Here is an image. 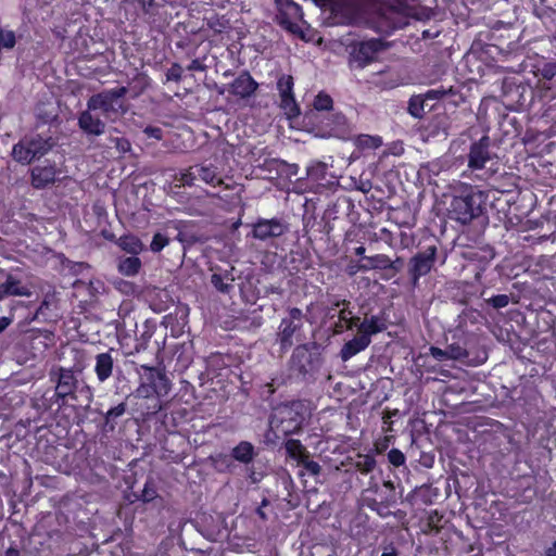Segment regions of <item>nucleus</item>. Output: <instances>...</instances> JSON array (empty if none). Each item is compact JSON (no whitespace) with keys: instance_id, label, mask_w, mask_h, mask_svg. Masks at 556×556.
<instances>
[{"instance_id":"30","label":"nucleus","mask_w":556,"mask_h":556,"mask_svg":"<svg viewBox=\"0 0 556 556\" xmlns=\"http://www.w3.org/2000/svg\"><path fill=\"white\" fill-rule=\"evenodd\" d=\"M370 342L371 339H368L365 336H361L359 333L353 339L346 341L340 351L342 361H349L359 352L364 351L370 344Z\"/></svg>"},{"instance_id":"57","label":"nucleus","mask_w":556,"mask_h":556,"mask_svg":"<svg viewBox=\"0 0 556 556\" xmlns=\"http://www.w3.org/2000/svg\"><path fill=\"white\" fill-rule=\"evenodd\" d=\"M448 352H450V357L452 359H463L468 355L467 351L460 346L451 345L448 349Z\"/></svg>"},{"instance_id":"26","label":"nucleus","mask_w":556,"mask_h":556,"mask_svg":"<svg viewBox=\"0 0 556 556\" xmlns=\"http://www.w3.org/2000/svg\"><path fill=\"white\" fill-rule=\"evenodd\" d=\"M211 283L214 289L222 293L229 295L235 290V276L233 267L225 269L222 267L212 268Z\"/></svg>"},{"instance_id":"10","label":"nucleus","mask_w":556,"mask_h":556,"mask_svg":"<svg viewBox=\"0 0 556 556\" xmlns=\"http://www.w3.org/2000/svg\"><path fill=\"white\" fill-rule=\"evenodd\" d=\"M54 144L52 137L43 138L40 135L24 137L13 146L12 156L17 163L28 165L45 156Z\"/></svg>"},{"instance_id":"32","label":"nucleus","mask_w":556,"mask_h":556,"mask_svg":"<svg viewBox=\"0 0 556 556\" xmlns=\"http://www.w3.org/2000/svg\"><path fill=\"white\" fill-rule=\"evenodd\" d=\"M364 264L359 266L363 271L368 270H390L393 263L387 254H375L371 256H364Z\"/></svg>"},{"instance_id":"11","label":"nucleus","mask_w":556,"mask_h":556,"mask_svg":"<svg viewBox=\"0 0 556 556\" xmlns=\"http://www.w3.org/2000/svg\"><path fill=\"white\" fill-rule=\"evenodd\" d=\"M387 48L388 45L380 38L352 40L348 46L349 65L352 68H365L377 60L378 53Z\"/></svg>"},{"instance_id":"51","label":"nucleus","mask_w":556,"mask_h":556,"mask_svg":"<svg viewBox=\"0 0 556 556\" xmlns=\"http://www.w3.org/2000/svg\"><path fill=\"white\" fill-rule=\"evenodd\" d=\"M157 496V491L154 483L151 480H148L141 491L139 500L144 503H149L153 501Z\"/></svg>"},{"instance_id":"19","label":"nucleus","mask_w":556,"mask_h":556,"mask_svg":"<svg viewBox=\"0 0 556 556\" xmlns=\"http://www.w3.org/2000/svg\"><path fill=\"white\" fill-rule=\"evenodd\" d=\"M256 456V451L254 445L249 441H240L236 446L231 448L230 454H217L214 458L216 467L225 466L229 468L231 466V460H236L238 463L249 465L253 462Z\"/></svg>"},{"instance_id":"12","label":"nucleus","mask_w":556,"mask_h":556,"mask_svg":"<svg viewBox=\"0 0 556 556\" xmlns=\"http://www.w3.org/2000/svg\"><path fill=\"white\" fill-rule=\"evenodd\" d=\"M305 314L299 307H289L287 315L281 318L276 334L280 352H288L298 340L304 326Z\"/></svg>"},{"instance_id":"24","label":"nucleus","mask_w":556,"mask_h":556,"mask_svg":"<svg viewBox=\"0 0 556 556\" xmlns=\"http://www.w3.org/2000/svg\"><path fill=\"white\" fill-rule=\"evenodd\" d=\"M92 111L88 108L81 111L78 115L77 124L84 134L99 137L105 132L106 125L99 116L93 115Z\"/></svg>"},{"instance_id":"64","label":"nucleus","mask_w":556,"mask_h":556,"mask_svg":"<svg viewBox=\"0 0 556 556\" xmlns=\"http://www.w3.org/2000/svg\"><path fill=\"white\" fill-rule=\"evenodd\" d=\"M12 323L10 317L2 316L0 317V333L3 332Z\"/></svg>"},{"instance_id":"37","label":"nucleus","mask_w":556,"mask_h":556,"mask_svg":"<svg viewBox=\"0 0 556 556\" xmlns=\"http://www.w3.org/2000/svg\"><path fill=\"white\" fill-rule=\"evenodd\" d=\"M285 448L288 457L294 459L296 463L309 454L306 447L298 439H288L285 443Z\"/></svg>"},{"instance_id":"59","label":"nucleus","mask_w":556,"mask_h":556,"mask_svg":"<svg viewBox=\"0 0 556 556\" xmlns=\"http://www.w3.org/2000/svg\"><path fill=\"white\" fill-rule=\"evenodd\" d=\"M206 68L207 66L199 59L192 60L187 66V70L191 72H205Z\"/></svg>"},{"instance_id":"48","label":"nucleus","mask_w":556,"mask_h":556,"mask_svg":"<svg viewBox=\"0 0 556 556\" xmlns=\"http://www.w3.org/2000/svg\"><path fill=\"white\" fill-rule=\"evenodd\" d=\"M175 180L179 182V186L191 187L198 180V175L193 172V166H190L188 169L176 175Z\"/></svg>"},{"instance_id":"46","label":"nucleus","mask_w":556,"mask_h":556,"mask_svg":"<svg viewBox=\"0 0 556 556\" xmlns=\"http://www.w3.org/2000/svg\"><path fill=\"white\" fill-rule=\"evenodd\" d=\"M313 106L316 111H331L333 108V100L328 93L320 91L315 97Z\"/></svg>"},{"instance_id":"35","label":"nucleus","mask_w":556,"mask_h":556,"mask_svg":"<svg viewBox=\"0 0 556 556\" xmlns=\"http://www.w3.org/2000/svg\"><path fill=\"white\" fill-rule=\"evenodd\" d=\"M193 172L195 173V175H198V179L213 187L222 182V179L217 174L216 167H214L213 165H194Z\"/></svg>"},{"instance_id":"31","label":"nucleus","mask_w":556,"mask_h":556,"mask_svg":"<svg viewBox=\"0 0 556 556\" xmlns=\"http://www.w3.org/2000/svg\"><path fill=\"white\" fill-rule=\"evenodd\" d=\"M114 359L110 352L100 353L96 356L94 372L100 382L106 381L113 372Z\"/></svg>"},{"instance_id":"9","label":"nucleus","mask_w":556,"mask_h":556,"mask_svg":"<svg viewBox=\"0 0 556 556\" xmlns=\"http://www.w3.org/2000/svg\"><path fill=\"white\" fill-rule=\"evenodd\" d=\"M362 505L375 511L381 518L391 516L392 507L396 505V495L391 482L374 485L362 494Z\"/></svg>"},{"instance_id":"34","label":"nucleus","mask_w":556,"mask_h":556,"mask_svg":"<svg viewBox=\"0 0 556 556\" xmlns=\"http://www.w3.org/2000/svg\"><path fill=\"white\" fill-rule=\"evenodd\" d=\"M485 289H483L479 298H482V302L480 303V308L483 311H488L489 308L500 309L506 307L510 302V296L508 294H496L490 298H485Z\"/></svg>"},{"instance_id":"42","label":"nucleus","mask_w":556,"mask_h":556,"mask_svg":"<svg viewBox=\"0 0 556 556\" xmlns=\"http://www.w3.org/2000/svg\"><path fill=\"white\" fill-rule=\"evenodd\" d=\"M327 172L328 167L325 163L314 162L307 167L306 175L311 181L320 184L323 180L326 179Z\"/></svg>"},{"instance_id":"23","label":"nucleus","mask_w":556,"mask_h":556,"mask_svg":"<svg viewBox=\"0 0 556 556\" xmlns=\"http://www.w3.org/2000/svg\"><path fill=\"white\" fill-rule=\"evenodd\" d=\"M56 307V298L54 293H46L34 313H29L25 320L30 324L33 321L49 323L56 318L54 308Z\"/></svg>"},{"instance_id":"16","label":"nucleus","mask_w":556,"mask_h":556,"mask_svg":"<svg viewBox=\"0 0 556 556\" xmlns=\"http://www.w3.org/2000/svg\"><path fill=\"white\" fill-rule=\"evenodd\" d=\"M279 96V108L289 119L301 115V109L294 96V78L288 74H281L276 83Z\"/></svg>"},{"instance_id":"44","label":"nucleus","mask_w":556,"mask_h":556,"mask_svg":"<svg viewBox=\"0 0 556 556\" xmlns=\"http://www.w3.org/2000/svg\"><path fill=\"white\" fill-rule=\"evenodd\" d=\"M126 409L127 404L125 402H122L110 408L104 416L105 425H110V429L113 430L116 424V419L122 417L126 413Z\"/></svg>"},{"instance_id":"53","label":"nucleus","mask_w":556,"mask_h":556,"mask_svg":"<svg viewBox=\"0 0 556 556\" xmlns=\"http://www.w3.org/2000/svg\"><path fill=\"white\" fill-rule=\"evenodd\" d=\"M182 78V67L178 63H174L166 72V79L173 81H180Z\"/></svg>"},{"instance_id":"21","label":"nucleus","mask_w":556,"mask_h":556,"mask_svg":"<svg viewBox=\"0 0 556 556\" xmlns=\"http://www.w3.org/2000/svg\"><path fill=\"white\" fill-rule=\"evenodd\" d=\"M451 118L446 112L435 113L429 117L420 127L425 140L446 139L450 135Z\"/></svg>"},{"instance_id":"5","label":"nucleus","mask_w":556,"mask_h":556,"mask_svg":"<svg viewBox=\"0 0 556 556\" xmlns=\"http://www.w3.org/2000/svg\"><path fill=\"white\" fill-rule=\"evenodd\" d=\"M457 192L451 201L450 217L462 224H468L482 214L486 195L476 186L466 184H460Z\"/></svg>"},{"instance_id":"63","label":"nucleus","mask_w":556,"mask_h":556,"mask_svg":"<svg viewBox=\"0 0 556 556\" xmlns=\"http://www.w3.org/2000/svg\"><path fill=\"white\" fill-rule=\"evenodd\" d=\"M151 334L148 332H144L142 334L143 342L136 345V352H140L141 350L146 349L147 342L150 340Z\"/></svg>"},{"instance_id":"58","label":"nucleus","mask_w":556,"mask_h":556,"mask_svg":"<svg viewBox=\"0 0 556 556\" xmlns=\"http://www.w3.org/2000/svg\"><path fill=\"white\" fill-rule=\"evenodd\" d=\"M52 337H53V333L46 329L45 330H40V329L31 330V332H30V338L33 340L42 338L45 341H51Z\"/></svg>"},{"instance_id":"14","label":"nucleus","mask_w":556,"mask_h":556,"mask_svg":"<svg viewBox=\"0 0 556 556\" xmlns=\"http://www.w3.org/2000/svg\"><path fill=\"white\" fill-rule=\"evenodd\" d=\"M437 255L438 245L431 243L422 247L409 258L407 273L413 287H417L420 278L427 276L434 268Z\"/></svg>"},{"instance_id":"43","label":"nucleus","mask_w":556,"mask_h":556,"mask_svg":"<svg viewBox=\"0 0 556 556\" xmlns=\"http://www.w3.org/2000/svg\"><path fill=\"white\" fill-rule=\"evenodd\" d=\"M119 245L124 251L131 253L132 255H137L138 253H140L142 251V243L135 236L122 237Z\"/></svg>"},{"instance_id":"7","label":"nucleus","mask_w":556,"mask_h":556,"mask_svg":"<svg viewBox=\"0 0 556 556\" xmlns=\"http://www.w3.org/2000/svg\"><path fill=\"white\" fill-rule=\"evenodd\" d=\"M323 364V353L316 342L298 345L289 361L290 370L303 380L315 378Z\"/></svg>"},{"instance_id":"8","label":"nucleus","mask_w":556,"mask_h":556,"mask_svg":"<svg viewBox=\"0 0 556 556\" xmlns=\"http://www.w3.org/2000/svg\"><path fill=\"white\" fill-rule=\"evenodd\" d=\"M128 89L125 86L112 89H105L101 92L92 94L87 100L89 110L101 111L106 119H116L118 116L125 115L129 108L124 102Z\"/></svg>"},{"instance_id":"28","label":"nucleus","mask_w":556,"mask_h":556,"mask_svg":"<svg viewBox=\"0 0 556 556\" xmlns=\"http://www.w3.org/2000/svg\"><path fill=\"white\" fill-rule=\"evenodd\" d=\"M125 3L131 7L148 23L155 22L159 15L161 4L156 0H125Z\"/></svg>"},{"instance_id":"56","label":"nucleus","mask_w":556,"mask_h":556,"mask_svg":"<svg viewBox=\"0 0 556 556\" xmlns=\"http://www.w3.org/2000/svg\"><path fill=\"white\" fill-rule=\"evenodd\" d=\"M143 131L149 138H153L155 140L163 139V130L160 127L147 126Z\"/></svg>"},{"instance_id":"22","label":"nucleus","mask_w":556,"mask_h":556,"mask_svg":"<svg viewBox=\"0 0 556 556\" xmlns=\"http://www.w3.org/2000/svg\"><path fill=\"white\" fill-rule=\"evenodd\" d=\"M257 89L258 83L247 70L240 72L228 87L229 93L240 99H248L254 96Z\"/></svg>"},{"instance_id":"60","label":"nucleus","mask_w":556,"mask_h":556,"mask_svg":"<svg viewBox=\"0 0 556 556\" xmlns=\"http://www.w3.org/2000/svg\"><path fill=\"white\" fill-rule=\"evenodd\" d=\"M380 238L381 240H383L389 247L393 248L394 247V237H393V233L387 229V228H381L380 229Z\"/></svg>"},{"instance_id":"27","label":"nucleus","mask_w":556,"mask_h":556,"mask_svg":"<svg viewBox=\"0 0 556 556\" xmlns=\"http://www.w3.org/2000/svg\"><path fill=\"white\" fill-rule=\"evenodd\" d=\"M67 404H61V399L55 394L54 390H46L41 396L35 397L33 406L40 414L43 415L46 413L55 414L63 406Z\"/></svg>"},{"instance_id":"15","label":"nucleus","mask_w":556,"mask_h":556,"mask_svg":"<svg viewBox=\"0 0 556 556\" xmlns=\"http://www.w3.org/2000/svg\"><path fill=\"white\" fill-rule=\"evenodd\" d=\"M458 91L453 86L448 88L440 86L438 88L429 89L424 93L413 94L409 98L407 111L415 118H422L427 111H432L434 104L430 101L441 100L447 96H454Z\"/></svg>"},{"instance_id":"13","label":"nucleus","mask_w":556,"mask_h":556,"mask_svg":"<svg viewBox=\"0 0 556 556\" xmlns=\"http://www.w3.org/2000/svg\"><path fill=\"white\" fill-rule=\"evenodd\" d=\"M544 80L538 83V94L535 102V111L541 117L551 124H556V86L553 85V73L548 70L544 71Z\"/></svg>"},{"instance_id":"40","label":"nucleus","mask_w":556,"mask_h":556,"mask_svg":"<svg viewBox=\"0 0 556 556\" xmlns=\"http://www.w3.org/2000/svg\"><path fill=\"white\" fill-rule=\"evenodd\" d=\"M400 539L393 536H384L380 542L378 549L381 551L380 556H400Z\"/></svg>"},{"instance_id":"29","label":"nucleus","mask_w":556,"mask_h":556,"mask_svg":"<svg viewBox=\"0 0 556 556\" xmlns=\"http://www.w3.org/2000/svg\"><path fill=\"white\" fill-rule=\"evenodd\" d=\"M29 288L12 275H8L4 282L0 283V301L8 296H30Z\"/></svg>"},{"instance_id":"41","label":"nucleus","mask_w":556,"mask_h":556,"mask_svg":"<svg viewBox=\"0 0 556 556\" xmlns=\"http://www.w3.org/2000/svg\"><path fill=\"white\" fill-rule=\"evenodd\" d=\"M334 305L338 307L340 305H343V308L340 309L338 317L341 323H344V326L346 329L351 330L353 327L357 326L359 318L354 317L352 315V311L349 309V305H350L349 301H346V300L337 301L334 303Z\"/></svg>"},{"instance_id":"52","label":"nucleus","mask_w":556,"mask_h":556,"mask_svg":"<svg viewBox=\"0 0 556 556\" xmlns=\"http://www.w3.org/2000/svg\"><path fill=\"white\" fill-rule=\"evenodd\" d=\"M388 460L394 467H400L405 464L406 457L399 448H392L388 453Z\"/></svg>"},{"instance_id":"2","label":"nucleus","mask_w":556,"mask_h":556,"mask_svg":"<svg viewBox=\"0 0 556 556\" xmlns=\"http://www.w3.org/2000/svg\"><path fill=\"white\" fill-rule=\"evenodd\" d=\"M50 381L55 383V394L61 404L73 407H88L93 399L92 389L78 380L72 368L58 367L51 370Z\"/></svg>"},{"instance_id":"17","label":"nucleus","mask_w":556,"mask_h":556,"mask_svg":"<svg viewBox=\"0 0 556 556\" xmlns=\"http://www.w3.org/2000/svg\"><path fill=\"white\" fill-rule=\"evenodd\" d=\"M278 24L294 35H302L299 21L303 17L302 8L293 0H276Z\"/></svg>"},{"instance_id":"6","label":"nucleus","mask_w":556,"mask_h":556,"mask_svg":"<svg viewBox=\"0 0 556 556\" xmlns=\"http://www.w3.org/2000/svg\"><path fill=\"white\" fill-rule=\"evenodd\" d=\"M538 85L532 87L521 76L505 77L502 83L504 104L514 111L535 109Z\"/></svg>"},{"instance_id":"33","label":"nucleus","mask_w":556,"mask_h":556,"mask_svg":"<svg viewBox=\"0 0 556 556\" xmlns=\"http://www.w3.org/2000/svg\"><path fill=\"white\" fill-rule=\"evenodd\" d=\"M151 79L146 73H137L128 84L129 98H139L150 87Z\"/></svg>"},{"instance_id":"47","label":"nucleus","mask_w":556,"mask_h":556,"mask_svg":"<svg viewBox=\"0 0 556 556\" xmlns=\"http://www.w3.org/2000/svg\"><path fill=\"white\" fill-rule=\"evenodd\" d=\"M176 239L184 245H193L194 243L201 241L199 235L190 231L186 227L179 229Z\"/></svg>"},{"instance_id":"62","label":"nucleus","mask_w":556,"mask_h":556,"mask_svg":"<svg viewBox=\"0 0 556 556\" xmlns=\"http://www.w3.org/2000/svg\"><path fill=\"white\" fill-rule=\"evenodd\" d=\"M224 356L219 353H216V354H212L210 357H208V363L210 365H219L220 363L224 364Z\"/></svg>"},{"instance_id":"50","label":"nucleus","mask_w":556,"mask_h":556,"mask_svg":"<svg viewBox=\"0 0 556 556\" xmlns=\"http://www.w3.org/2000/svg\"><path fill=\"white\" fill-rule=\"evenodd\" d=\"M169 243V239L166 235L162 232H155L153 235L152 241L150 243V250L153 253L161 252L167 244Z\"/></svg>"},{"instance_id":"55","label":"nucleus","mask_w":556,"mask_h":556,"mask_svg":"<svg viewBox=\"0 0 556 556\" xmlns=\"http://www.w3.org/2000/svg\"><path fill=\"white\" fill-rule=\"evenodd\" d=\"M430 353L431 355L440 361V362H443V361H446V359H450V352L448 350H442L440 348H437V346H431L430 348Z\"/></svg>"},{"instance_id":"39","label":"nucleus","mask_w":556,"mask_h":556,"mask_svg":"<svg viewBox=\"0 0 556 556\" xmlns=\"http://www.w3.org/2000/svg\"><path fill=\"white\" fill-rule=\"evenodd\" d=\"M141 265L140 258L132 255L119 261L118 270L122 275L135 276L139 273Z\"/></svg>"},{"instance_id":"38","label":"nucleus","mask_w":556,"mask_h":556,"mask_svg":"<svg viewBox=\"0 0 556 556\" xmlns=\"http://www.w3.org/2000/svg\"><path fill=\"white\" fill-rule=\"evenodd\" d=\"M377 462L371 454H357L353 467L362 475H368L376 468Z\"/></svg>"},{"instance_id":"18","label":"nucleus","mask_w":556,"mask_h":556,"mask_svg":"<svg viewBox=\"0 0 556 556\" xmlns=\"http://www.w3.org/2000/svg\"><path fill=\"white\" fill-rule=\"evenodd\" d=\"M492 160L491 139L488 135H483L480 139L475 140L469 146L467 153V167L472 173H477L485 168L489 161Z\"/></svg>"},{"instance_id":"1","label":"nucleus","mask_w":556,"mask_h":556,"mask_svg":"<svg viewBox=\"0 0 556 556\" xmlns=\"http://www.w3.org/2000/svg\"><path fill=\"white\" fill-rule=\"evenodd\" d=\"M329 10L341 24L366 25L381 35L389 36L399 28L386 12L379 11L369 17L367 5L361 0H336Z\"/></svg>"},{"instance_id":"4","label":"nucleus","mask_w":556,"mask_h":556,"mask_svg":"<svg viewBox=\"0 0 556 556\" xmlns=\"http://www.w3.org/2000/svg\"><path fill=\"white\" fill-rule=\"evenodd\" d=\"M304 415L300 402L282 404L275 408L269 417L268 441H278L290 434L299 433L302 430Z\"/></svg>"},{"instance_id":"61","label":"nucleus","mask_w":556,"mask_h":556,"mask_svg":"<svg viewBox=\"0 0 556 556\" xmlns=\"http://www.w3.org/2000/svg\"><path fill=\"white\" fill-rule=\"evenodd\" d=\"M391 263H393V266H391L390 270L393 271V275L401 271L403 267V260L401 257H396L395 260H391Z\"/></svg>"},{"instance_id":"49","label":"nucleus","mask_w":556,"mask_h":556,"mask_svg":"<svg viewBox=\"0 0 556 556\" xmlns=\"http://www.w3.org/2000/svg\"><path fill=\"white\" fill-rule=\"evenodd\" d=\"M298 465L302 466L305 472L313 477H317L321 473V466L317 462L311 459L309 454L300 460Z\"/></svg>"},{"instance_id":"3","label":"nucleus","mask_w":556,"mask_h":556,"mask_svg":"<svg viewBox=\"0 0 556 556\" xmlns=\"http://www.w3.org/2000/svg\"><path fill=\"white\" fill-rule=\"evenodd\" d=\"M138 374L140 375V384L137 388V395L152 400L147 415H155L162 409L161 397L168 395L172 382L165 370L157 367L141 365Z\"/></svg>"},{"instance_id":"20","label":"nucleus","mask_w":556,"mask_h":556,"mask_svg":"<svg viewBox=\"0 0 556 556\" xmlns=\"http://www.w3.org/2000/svg\"><path fill=\"white\" fill-rule=\"evenodd\" d=\"M288 229V224L281 218H258L252 226V236L257 240L267 241L283 236Z\"/></svg>"},{"instance_id":"45","label":"nucleus","mask_w":556,"mask_h":556,"mask_svg":"<svg viewBox=\"0 0 556 556\" xmlns=\"http://www.w3.org/2000/svg\"><path fill=\"white\" fill-rule=\"evenodd\" d=\"M208 27L216 34H224L231 30V25L225 16H215L208 20Z\"/></svg>"},{"instance_id":"36","label":"nucleus","mask_w":556,"mask_h":556,"mask_svg":"<svg viewBox=\"0 0 556 556\" xmlns=\"http://www.w3.org/2000/svg\"><path fill=\"white\" fill-rule=\"evenodd\" d=\"M384 329V324L377 316H371L369 319H365L357 326L358 333L368 339H370L372 334L382 332Z\"/></svg>"},{"instance_id":"25","label":"nucleus","mask_w":556,"mask_h":556,"mask_svg":"<svg viewBox=\"0 0 556 556\" xmlns=\"http://www.w3.org/2000/svg\"><path fill=\"white\" fill-rule=\"evenodd\" d=\"M55 164L36 165L30 169V182L35 189H43L53 185L56 179Z\"/></svg>"},{"instance_id":"54","label":"nucleus","mask_w":556,"mask_h":556,"mask_svg":"<svg viewBox=\"0 0 556 556\" xmlns=\"http://www.w3.org/2000/svg\"><path fill=\"white\" fill-rule=\"evenodd\" d=\"M276 390H277L276 379H271L270 382H266L262 387L261 395L265 400H268V399H270L275 394Z\"/></svg>"}]
</instances>
